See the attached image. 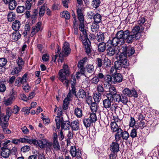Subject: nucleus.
I'll list each match as a JSON object with an SVG mask.
<instances>
[{
    "instance_id": "nucleus-1",
    "label": "nucleus",
    "mask_w": 159,
    "mask_h": 159,
    "mask_svg": "<svg viewBox=\"0 0 159 159\" xmlns=\"http://www.w3.org/2000/svg\"><path fill=\"white\" fill-rule=\"evenodd\" d=\"M144 28H140L137 25H135L131 31L128 30H125V40L129 43H132L136 40L139 39L141 37V33L144 30Z\"/></svg>"
},
{
    "instance_id": "nucleus-2",
    "label": "nucleus",
    "mask_w": 159,
    "mask_h": 159,
    "mask_svg": "<svg viewBox=\"0 0 159 159\" xmlns=\"http://www.w3.org/2000/svg\"><path fill=\"white\" fill-rule=\"evenodd\" d=\"M55 120L57 129H59L60 127L62 129H63L65 130L70 129L71 123L69 120H64L62 117L61 118L58 116H56L55 117Z\"/></svg>"
},
{
    "instance_id": "nucleus-3",
    "label": "nucleus",
    "mask_w": 159,
    "mask_h": 159,
    "mask_svg": "<svg viewBox=\"0 0 159 159\" xmlns=\"http://www.w3.org/2000/svg\"><path fill=\"white\" fill-rule=\"evenodd\" d=\"M27 75V74L26 73L24 74L21 78L18 77L15 82V85L17 86L20 85L22 84L23 89L26 92H29L30 89L29 84L26 81Z\"/></svg>"
},
{
    "instance_id": "nucleus-4",
    "label": "nucleus",
    "mask_w": 159,
    "mask_h": 159,
    "mask_svg": "<svg viewBox=\"0 0 159 159\" xmlns=\"http://www.w3.org/2000/svg\"><path fill=\"white\" fill-rule=\"evenodd\" d=\"M18 13H21L25 11L24 15L26 18L30 17V0H26L24 6H18L16 9Z\"/></svg>"
},
{
    "instance_id": "nucleus-5",
    "label": "nucleus",
    "mask_w": 159,
    "mask_h": 159,
    "mask_svg": "<svg viewBox=\"0 0 159 159\" xmlns=\"http://www.w3.org/2000/svg\"><path fill=\"white\" fill-rule=\"evenodd\" d=\"M111 95H106L105 98L103 100V107L106 109H110L112 111L116 110V107L113 106V105H111V102L113 101V98Z\"/></svg>"
},
{
    "instance_id": "nucleus-6",
    "label": "nucleus",
    "mask_w": 159,
    "mask_h": 159,
    "mask_svg": "<svg viewBox=\"0 0 159 159\" xmlns=\"http://www.w3.org/2000/svg\"><path fill=\"white\" fill-rule=\"evenodd\" d=\"M59 75V79L63 82L64 80H66L65 82L66 83H68V80L66 79V75H69V70L68 68V66L67 65H64L63 67V69L60 70Z\"/></svg>"
},
{
    "instance_id": "nucleus-7",
    "label": "nucleus",
    "mask_w": 159,
    "mask_h": 159,
    "mask_svg": "<svg viewBox=\"0 0 159 159\" xmlns=\"http://www.w3.org/2000/svg\"><path fill=\"white\" fill-rule=\"evenodd\" d=\"M53 143L49 142L48 144V148H53L56 151L60 149V145L57 140V133H54L53 134Z\"/></svg>"
},
{
    "instance_id": "nucleus-8",
    "label": "nucleus",
    "mask_w": 159,
    "mask_h": 159,
    "mask_svg": "<svg viewBox=\"0 0 159 159\" xmlns=\"http://www.w3.org/2000/svg\"><path fill=\"white\" fill-rule=\"evenodd\" d=\"M129 137V134L127 131L123 130L121 129L120 130L119 133L116 134L115 135V138L116 140H120L121 138L123 140H127Z\"/></svg>"
},
{
    "instance_id": "nucleus-9",
    "label": "nucleus",
    "mask_w": 159,
    "mask_h": 159,
    "mask_svg": "<svg viewBox=\"0 0 159 159\" xmlns=\"http://www.w3.org/2000/svg\"><path fill=\"white\" fill-rule=\"evenodd\" d=\"M95 76L91 80L92 82L95 84H97L100 81H102L104 79L105 75L104 74L102 71L100 69L98 72L94 74Z\"/></svg>"
},
{
    "instance_id": "nucleus-10",
    "label": "nucleus",
    "mask_w": 159,
    "mask_h": 159,
    "mask_svg": "<svg viewBox=\"0 0 159 159\" xmlns=\"http://www.w3.org/2000/svg\"><path fill=\"white\" fill-rule=\"evenodd\" d=\"M121 50L128 57L132 56L135 52L134 47L130 45H123L121 47Z\"/></svg>"
},
{
    "instance_id": "nucleus-11",
    "label": "nucleus",
    "mask_w": 159,
    "mask_h": 159,
    "mask_svg": "<svg viewBox=\"0 0 159 159\" xmlns=\"http://www.w3.org/2000/svg\"><path fill=\"white\" fill-rule=\"evenodd\" d=\"M70 153L73 157H75L77 158H81L82 153L80 150L77 148L75 146H71L70 149Z\"/></svg>"
},
{
    "instance_id": "nucleus-12",
    "label": "nucleus",
    "mask_w": 159,
    "mask_h": 159,
    "mask_svg": "<svg viewBox=\"0 0 159 159\" xmlns=\"http://www.w3.org/2000/svg\"><path fill=\"white\" fill-rule=\"evenodd\" d=\"M25 23L24 27V30L22 33V35L25 38L30 37V20L29 18L26 19L25 20Z\"/></svg>"
},
{
    "instance_id": "nucleus-13",
    "label": "nucleus",
    "mask_w": 159,
    "mask_h": 159,
    "mask_svg": "<svg viewBox=\"0 0 159 159\" xmlns=\"http://www.w3.org/2000/svg\"><path fill=\"white\" fill-rule=\"evenodd\" d=\"M84 39L82 40L83 44L85 48V52L87 53H89L91 52L90 46L91 43L88 38L87 34H84Z\"/></svg>"
},
{
    "instance_id": "nucleus-14",
    "label": "nucleus",
    "mask_w": 159,
    "mask_h": 159,
    "mask_svg": "<svg viewBox=\"0 0 159 159\" xmlns=\"http://www.w3.org/2000/svg\"><path fill=\"white\" fill-rule=\"evenodd\" d=\"M123 93L125 95H126L129 97H133L134 98L138 97V94L137 92L134 89H132L130 90L128 88H125L123 90Z\"/></svg>"
},
{
    "instance_id": "nucleus-15",
    "label": "nucleus",
    "mask_w": 159,
    "mask_h": 159,
    "mask_svg": "<svg viewBox=\"0 0 159 159\" xmlns=\"http://www.w3.org/2000/svg\"><path fill=\"white\" fill-rule=\"evenodd\" d=\"M115 138V141H113L110 145V150L112 152L117 153L119 151L120 145L118 143L119 140H116Z\"/></svg>"
},
{
    "instance_id": "nucleus-16",
    "label": "nucleus",
    "mask_w": 159,
    "mask_h": 159,
    "mask_svg": "<svg viewBox=\"0 0 159 159\" xmlns=\"http://www.w3.org/2000/svg\"><path fill=\"white\" fill-rule=\"evenodd\" d=\"M107 43L113 47H116L119 44L121 45L124 44L121 40H120L116 36L113 38L112 40L109 39L107 41Z\"/></svg>"
},
{
    "instance_id": "nucleus-17",
    "label": "nucleus",
    "mask_w": 159,
    "mask_h": 159,
    "mask_svg": "<svg viewBox=\"0 0 159 159\" xmlns=\"http://www.w3.org/2000/svg\"><path fill=\"white\" fill-rule=\"evenodd\" d=\"M12 113V111H11V108L10 107H8L7 109V115H6L2 113V116L1 117V120L8 122L10 117Z\"/></svg>"
},
{
    "instance_id": "nucleus-18",
    "label": "nucleus",
    "mask_w": 159,
    "mask_h": 159,
    "mask_svg": "<svg viewBox=\"0 0 159 159\" xmlns=\"http://www.w3.org/2000/svg\"><path fill=\"white\" fill-rule=\"evenodd\" d=\"M7 121L1 120L0 125L2 127L3 131L4 134H9L11 133V131L7 127L8 124Z\"/></svg>"
},
{
    "instance_id": "nucleus-19",
    "label": "nucleus",
    "mask_w": 159,
    "mask_h": 159,
    "mask_svg": "<svg viewBox=\"0 0 159 159\" xmlns=\"http://www.w3.org/2000/svg\"><path fill=\"white\" fill-rule=\"evenodd\" d=\"M16 93V92H13L9 98L5 100L4 104L8 106L12 103L13 102L15 99Z\"/></svg>"
},
{
    "instance_id": "nucleus-20",
    "label": "nucleus",
    "mask_w": 159,
    "mask_h": 159,
    "mask_svg": "<svg viewBox=\"0 0 159 159\" xmlns=\"http://www.w3.org/2000/svg\"><path fill=\"white\" fill-rule=\"evenodd\" d=\"M62 51L65 56H67L70 54L71 52V50L70 48L69 44L68 43H64L63 44Z\"/></svg>"
},
{
    "instance_id": "nucleus-21",
    "label": "nucleus",
    "mask_w": 159,
    "mask_h": 159,
    "mask_svg": "<svg viewBox=\"0 0 159 159\" xmlns=\"http://www.w3.org/2000/svg\"><path fill=\"white\" fill-rule=\"evenodd\" d=\"M106 55L109 57L114 56L116 52V48L112 46H109L106 49Z\"/></svg>"
},
{
    "instance_id": "nucleus-22",
    "label": "nucleus",
    "mask_w": 159,
    "mask_h": 159,
    "mask_svg": "<svg viewBox=\"0 0 159 159\" xmlns=\"http://www.w3.org/2000/svg\"><path fill=\"white\" fill-rule=\"evenodd\" d=\"M123 77L120 73H116L112 75V82L114 84L115 83H120L123 80Z\"/></svg>"
},
{
    "instance_id": "nucleus-23",
    "label": "nucleus",
    "mask_w": 159,
    "mask_h": 159,
    "mask_svg": "<svg viewBox=\"0 0 159 159\" xmlns=\"http://www.w3.org/2000/svg\"><path fill=\"white\" fill-rule=\"evenodd\" d=\"M125 31H123V30H120L117 32L115 36L121 40L123 43L125 42Z\"/></svg>"
},
{
    "instance_id": "nucleus-24",
    "label": "nucleus",
    "mask_w": 159,
    "mask_h": 159,
    "mask_svg": "<svg viewBox=\"0 0 159 159\" xmlns=\"http://www.w3.org/2000/svg\"><path fill=\"white\" fill-rule=\"evenodd\" d=\"M145 22V18L143 17H140L138 21V24L139 25L138 26H139L141 29L142 27L144 28V26L145 25L146 27V29H148L150 27V25L149 23H146L145 25H144L143 24Z\"/></svg>"
},
{
    "instance_id": "nucleus-25",
    "label": "nucleus",
    "mask_w": 159,
    "mask_h": 159,
    "mask_svg": "<svg viewBox=\"0 0 159 159\" xmlns=\"http://www.w3.org/2000/svg\"><path fill=\"white\" fill-rule=\"evenodd\" d=\"M109 44L107 43V41L106 43L101 42L99 43L98 46V50L99 52H103L105 50L107 46H109Z\"/></svg>"
},
{
    "instance_id": "nucleus-26",
    "label": "nucleus",
    "mask_w": 159,
    "mask_h": 159,
    "mask_svg": "<svg viewBox=\"0 0 159 159\" xmlns=\"http://www.w3.org/2000/svg\"><path fill=\"white\" fill-rule=\"evenodd\" d=\"M110 125L111 130L113 132H116V134H118L119 133V131H120V130L121 129L120 128H119L117 124L115 121L111 122Z\"/></svg>"
},
{
    "instance_id": "nucleus-27",
    "label": "nucleus",
    "mask_w": 159,
    "mask_h": 159,
    "mask_svg": "<svg viewBox=\"0 0 159 159\" xmlns=\"http://www.w3.org/2000/svg\"><path fill=\"white\" fill-rule=\"evenodd\" d=\"M2 150L1 153V156L4 158L8 157L11 154L10 149L6 147L2 148Z\"/></svg>"
},
{
    "instance_id": "nucleus-28",
    "label": "nucleus",
    "mask_w": 159,
    "mask_h": 159,
    "mask_svg": "<svg viewBox=\"0 0 159 159\" xmlns=\"http://www.w3.org/2000/svg\"><path fill=\"white\" fill-rule=\"evenodd\" d=\"M41 24V23L39 22L36 24L35 27H33L32 28V31L30 33V36H33L39 30Z\"/></svg>"
},
{
    "instance_id": "nucleus-29",
    "label": "nucleus",
    "mask_w": 159,
    "mask_h": 159,
    "mask_svg": "<svg viewBox=\"0 0 159 159\" xmlns=\"http://www.w3.org/2000/svg\"><path fill=\"white\" fill-rule=\"evenodd\" d=\"M77 18L79 21H84V12L80 8H78L77 9Z\"/></svg>"
},
{
    "instance_id": "nucleus-30",
    "label": "nucleus",
    "mask_w": 159,
    "mask_h": 159,
    "mask_svg": "<svg viewBox=\"0 0 159 159\" xmlns=\"http://www.w3.org/2000/svg\"><path fill=\"white\" fill-rule=\"evenodd\" d=\"M79 122L78 120L73 121L70 123V127L72 130L76 131L79 129Z\"/></svg>"
},
{
    "instance_id": "nucleus-31",
    "label": "nucleus",
    "mask_w": 159,
    "mask_h": 159,
    "mask_svg": "<svg viewBox=\"0 0 159 159\" xmlns=\"http://www.w3.org/2000/svg\"><path fill=\"white\" fill-rule=\"evenodd\" d=\"M85 71L88 73L90 74H94V66L93 65L87 64L85 66Z\"/></svg>"
},
{
    "instance_id": "nucleus-32",
    "label": "nucleus",
    "mask_w": 159,
    "mask_h": 159,
    "mask_svg": "<svg viewBox=\"0 0 159 159\" xmlns=\"http://www.w3.org/2000/svg\"><path fill=\"white\" fill-rule=\"evenodd\" d=\"M111 65V61L107 58L104 59V62L102 67L105 69H107L109 68Z\"/></svg>"
},
{
    "instance_id": "nucleus-33",
    "label": "nucleus",
    "mask_w": 159,
    "mask_h": 159,
    "mask_svg": "<svg viewBox=\"0 0 159 159\" xmlns=\"http://www.w3.org/2000/svg\"><path fill=\"white\" fill-rule=\"evenodd\" d=\"M20 21L18 20H16L13 22L12 27L14 30L17 31L20 27Z\"/></svg>"
},
{
    "instance_id": "nucleus-34",
    "label": "nucleus",
    "mask_w": 159,
    "mask_h": 159,
    "mask_svg": "<svg viewBox=\"0 0 159 159\" xmlns=\"http://www.w3.org/2000/svg\"><path fill=\"white\" fill-rule=\"evenodd\" d=\"M83 111L81 108L77 107L74 110V114L78 118H81L83 116Z\"/></svg>"
},
{
    "instance_id": "nucleus-35",
    "label": "nucleus",
    "mask_w": 159,
    "mask_h": 159,
    "mask_svg": "<svg viewBox=\"0 0 159 159\" xmlns=\"http://www.w3.org/2000/svg\"><path fill=\"white\" fill-rule=\"evenodd\" d=\"M109 93H107L106 95H111V96L113 98V96L117 93L116 89L114 86L110 87L109 88Z\"/></svg>"
},
{
    "instance_id": "nucleus-36",
    "label": "nucleus",
    "mask_w": 159,
    "mask_h": 159,
    "mask_svg": "<svg viewBox=\"0 0 159 159\" xmlns=\"http://www.w3.org/2000/svg\"><path fill=\"white\" fill-rule=\"evenodd\" d=\"M21 37V34L18 31H16L12 33V38L16 41L19 39Z\"/></svg>"
},
{
    "instance_id": "nucleus-37",
    "label": "nucleus",
    "mask_w": 159,
    "mask_h": 159,
    "mask_svg": "<svg viewBox=\"0 0 159 159\" xmlns=\"http://www.w3.org/2000/svg\"><path fill=\"white\" fill-rule=\"evenodd\" d=\"M79 25V30L82 32L84 35L87 34L86 30L84 29V21H80Z\"/></svg>"
},
{
    "instance_id": "nucleus-38",
    "label": "nucleus",
    "mask_w": 159,
    "mask_h": 159,
    "mask_svg": "<svg viewBox=\"0 0 159 159\" xmlns=\"http://www.w3.org/2000/svg\"><path fill=\"white\" fill-rule=\"evenodd\" d=\"M97 40L99 42H103L105 39V36L104 33L102 32H99L97 34Z\"/></svg>"
},
{
    "instance_id": "nucleus-39",
    "label": "nucleus",
    "mask_w": 159,
    "mask_h": 159,
    "mask_svg": "<svg viewBox=\"0 0 159 159\" xmlns=\"http://www.w3.org/2000/svg\"><path fill=\"white\" fill-rule=\"evenodd\" d=\"M77 96L79 98H84L86 97V93L83 89H80L77 93Z\"/></svg>"
},
{
    "instance_id": "nucleus-40",
    "label": "nucleus",
    "mask_w": 159,
    "mask_h": 159,
    "mask_svg": "<svg viewBox=\"0 0 159 159\" xmlns=\"http://www.w3.org/2000/svg\"><path fill=\"white\" fill-rule=\"evenodd\" d=\"M49 142H48L45 140H39L38 141V144L39 146L41 148H45L46 145L48 147V144Z\"/></svg>"
},
{
    "instance_id": "nucleus-41",
    "label": "nucleus",
    "mask_w": 159,
    "mask_h": 159,
    "mask_svg": "<svg viewBox=\"0 0 159 159\" xmlns=\"http://www.w3.org/2000/svg\"><path fill=\"white\" fill-rule=\"evenodd\" d=\"M47 8V4L46 3H44L40 8L39 12V15L40 17L43 16L45 13V10Z\"/></svg>"
},
{
    "instance_id": "nucleus-42",
    "label": "nucleus",
    "mask_w": 159,
    "mask_h": 159,
    "mask_svg": "<svg viewBox=\"0 0 159 159\" xmlns=\"http://www.w3.org/2000/svg\"><path fill=\"white\" fill-rule=\"evenodd\" d=\"M83 122L84 126L86 128L90 127L91 124L93 123L89 118L84 119L83 120Z\"/></svg>"
},
{
    "instance_id": "nucleus-43",
    "label": "nucleus",
    "mask_w": 159,
    "mask_h": 159,
    "mask_svg": "<svg viewBox=\"0 0 159 159\" xmlns=\"http://www.w3.org/2000/svg\"><path fill=\"white\" fill-rule=\"evenodd\" d=\"M93 19L94 22L99 23L102 21V16L100 14L97 13L95 14Z\"/></svg>"
},
{
    "instance_id": "nucleus-44",
    "label": "nucleus",
    "mask_w": 159,
    "mask_h": 159,
    "mask_svg": "<svg viewBox=\"0 0 159 159\" xmlns=\"http://www.w3.org/2000/svg\"><path fill=\"white\" fill-rule=\"evenodd\" d=\"M103 80L107 83V84H109L110 82L113 83L112 76H111L109 75H105Z\"/></svg>"
},
{
    "instance_id": "nucleus-45",
    "label": "nucleus",
    "mask_w": 159,
    "mask_h": 159,
    "mask_svg": "<svg viewBox=\"0 0 159 159\" xmlns=\"http://www.w3.org/2000/svg\"><path fill=\"white\" fill-rule=\"evenodd\" d=\"M17 5L16 2L15 0H11L9 3V8L11 10L15 9Z\"/></svg>"
},
{
    "instance_id": "nucleus-46",
    "label": "nucleus",
    "mask_w": 159,
    "mask_h": 159,
    "mask_svg": "<svg viewBox=\"0 0 159 159\" xmlns=\"http://www.w3.org/2000/svg\"><path fill=\"white\" fill-rule=\"evenodd\" d=\"M103 62L104 60H102L100 58H97L95 61V63L96 64L97 67L99 68L102 67Z\"/></svg>"
},
{
    "instance_id": "nucleus-47",
    "label": "nucleus",
    "mask_w": 159,
    "mask_h": 159,
    "mask_svg": "<svg viewBox=\"0 0 159 159\" xmlns=\"http://www.w3.org/2000/svg\"><path fill=\"white\" fill-rule=\"evenodd\" d=\"M99 23L94 22L91 25V30L93 32H95L97 31L99 28Z\"/></svg>"
},
{
    "instance_id": "nucleus-48",
    "label": "nucleus",
    "mask_w": 159,
    "mask_h": 159,
    "mask_svg": "<svg viewBox=\"0 0 159 159\" xmlns=\"http://www.w3.org/2000/svg\"><path fill=\"white\" fill-rule=\"evenodd\" d=\"M61 17H64L66 19L68 20L70 18V15L69 12L68 11H63L61 12L60 14Z\"/></svg>"
},
{
    "instance_id": "nucleus-49",
    "label": "nucleus",
    "mask_w": 159,
    "mask_h": 159,
    "mask_svg": "<svg viewBox=\"0 0 159 159\" xmlns=\"http://www.w3.org/2000/svg\"><path fill=\"white\" fill-rule=\"evenodd\" d=\"M8 20L9 21H12L16 18V15L15 13L11 12L7 15Z\"/></svg>"
},
{
    "instance_id": "nucleus-50",
    "label": "nucleus",
    "mask_w": 159,
    "mask_h": 159,
    "mask_svg": "<svg viewBox=\"0 0 159 159\" xmlns=\"http://www.w3.org/2000/svg\"><path fill=\"white\" fill-rule=\"evenodd\" d=\"M122 94H118L116 93L115 95L113 96V100H114L115 101L119 103L120 102L121 100V96Z\"/></svg>"
},
{
    "instance_id": "nucleus-51",
    "label": "nucleus",
    "mask_w": 159,
    "mask_h": 159,
    "mask_svg": "<svg viewBox=\"0 0 159 159\" xmlns=\"http://www.w3.org/2000/svg\"><path fill=\"white\" fill-rule=\"evenodd\" d=\"M121 64L123 68H127L129 65V63L127 59L120 61Z\"/></svg>"
},
{
    "instance_id": "nucleus-52",
    "label": "nucleus",
    "mask_w": 159,
    "mask_h": 159,
    "mask_svg": "<svg viewBox=\"0 0 159 159\" xmlns=\"http://www.w3.org/2000/svg\"><path fill=\"white\" fill-rule=\"evenodd\" d=\"M101 93H96L94 94L93 98L95 102H99L101 99Z\"/></svg>"
},
{
    "instance_id": "nucleus-53",
    "label": "nucleus",
    "mask_w": 159,
    "mask_h": 159,
    "mask_svg": "<svg viewBox=\"0 0 159 159\" xmlns=\"http://www.w3.org/2000/svg\"><path fill=\"white\" fill-rule=\"evenodd\" d=\"M16 63L18 64V67L22 69V66H23L24 62L23 61L22 58L18 57V58L16 60Z\"/></svg>"
},
{
    "instance_id": "nucleus-54",
    "label": "nucleus",
    "mask_w": 159,
    "mask_h": 159,
    "mask_svg": "<svg viewBox=\"0 0 159 159\" xmlns=\"http://www.w3.org/2000/svg\"><path fill=\"white\" fill-rule=\"evenodd\" d=\"M20 142L21 143H30V139L29 136H25L23 138H20Z\"/></svg>"
},
{
    "instance_id": "nucleus-55",
    "label": "nucleus",
    "mask_w": 159,
    "mask_h": 159,
    "mask_svg": "<svg viewBox=\"0 0 159 159\" xmlns=\"http://www.w3.org/2000/svg\"><path fill=\"white\" fill-rule=\"evenodd\" d=\"M90 109L93 112H96L98 109V105L95 102H93L91 104Z\"/></svg>"
},
{
    "instance_id": "nucleus-56",
    "label": "nucleus",
    "mask_w": 159,
    "mask_h": 159,
    "mask_svg": "<svg viewBox=\"0 0 159 159\" xmlns=\"http://www.w3.org/2000/svg\"><path fill=\"white\" fill-rule=\"evenodd\" d=\"M7 62V60L6 58H0V67H4L6 66V65Z\"/></svg>"
},
{
    "instance_id": "nucleus-57",
    "label": "nucleus",
    "mask_w": 159,
    "mask_h": 159,
    "mask_svg": "<svg viewBox=\"0 0 159 159\" xmlns=\"http://www.w3.org/2000/svg\"><path fill=\"white\" fill-rule=\"evenodd\" d=\"M127 56L125 52H124L123 51H122V52H121L119 55V61H122L127 59Z\"/></svg>"
},
{
    "instance_id": "nucleus-58",
    "label": "nucleus",
    "mask_w": 159,
    "mask_h": 159,
    "mask_svg": "<svg viewBox=\"0 0 159 159\" xmlns=\"http://www.w3.org/2000/svg\"><path fill=\"white\" fill-rule=\"evenodd\" d=\"M22 69L19 67H15L11 72L12 75H17L20 72Z\"/></svg>"
},
{
    "instance_id": "nucleus-59",
    "label": "nucleus",
    "mask_w": 159,
    "mask_h": 159,
    "mask_svg": "<svg viewBox=\"0 0 159 159\" xmlns=\"http://www.w3.org/2000/svg\"><path fill=\"white\" fill-rule=\"evenodd\" d=\"M114 67L117 70H120L123 68L120 63V61H115Z\"/></svg>"
},
{
    "instance_id": "nucleus-60",
    "label": "nucleus",
    "mask_w": 159,
    "mask_h": 159,
    "mask_svg": "<svg viewBox=\"0 0 159 159\" xmlns=\"http://www.w3.org/2000/svg\"><path fill=\"white\" fill-rule=\"evenodd\" d=\"M100 1L99 0H93L92 2V5L94 8H97L100 4Z\"/></svg>"
},
{
    "instance_id": "nucleus-61",
    "label": "nucleus",
    "mask_w": 159,
    "mask_h": 159,
    "mask_svg": "<svg viewBox=\"0 0 159 159\" xmlns=\"http://www.w3.org/2000/svg\"><path fill=\"white\" fill-rule=\"evenodd\" d=\"M90 119L93 123L95 122L97 120L96 115L95 113H92L90 115Z\"/></svg>"
},
{
    "instance_id": "nucleus-62",
    "label": "nucleus",
    "mask_w": 159,
    "mask_h": 159,
    "mask_svg": "<svg viewBox=\"0 0 159 159\" xmlns=\"http://www.w3.org/2000/svg\"><path fill=\"white\" fill-rule=\"evenodd\" d=\"M137 129L134 128L133 129L131 130L130 136L132 138L134 139L137 137Z\"/></svg>"
},
{
    "instance_id": "nucleus-63",
    "label": "nucleus",
    "mask_w": 159,
    "mask_h": 159,
    "mask_svg": "<svg viewBox=\"0 0 159 159\" xmlns=\"http://www.w3.org/2000/svg\"><path fill=\"white\" fill-rule=\"evenodd\" d=\"M145 120H140V122L139 123V127L142 129L144 127H146L147 124L145 122Z\"/></svg>"
},
{
    "instance_id": "nucleus-64",
    "label": "nucleus",
    "mask_w": 159,
    "mask_h": 159,
    "mask_svg": "<svg viewBox=\"0 0 159 159\" xmlns=\"http://www.w3.org/2000/svg\"><path fill=\"white\" fill-rule=\"evenodd\" d=\"M75 84L74 83H72L71 85V87L72 89V90H71V92L72 93V94L74 95L75 96H77V95L76 94V89L75 86Z\"/></svg>"
}]
</instances>
